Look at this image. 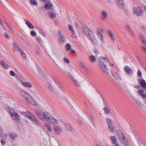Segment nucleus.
I'll use <instances>...</instances> for the list:
<instances>
[{
  "label": "nucleus",
  "mask_w": 146,
  "mask_h": 146,
  "mask_svg": "<svg viewBox=\"0 0 146 146\" xmlns=\"http://www.w3.org/2000/svg\"><path fill=\"white\" fill-rule=\"evenodd\" d=\"M108 58L105 57H101L98 60V64L101 69L106 73H108L109 69L107 68L106 63L109 61Z\"/></svg>",
  "instance_id": "1"
},
{
  "label": "nucleus",
  "mask_w": 146,
  "mask_h": 146,
  "mask_svg": "<svg viewBox=\"0 0 146 146\" xmlns=\"http://www.w3.org/2000/svg\"><path fill=\"white\" fill-rule=\"evenodd\" d=\"M82 30L89 37L94 43H97V39L94 35L93 32L91 30L86 27H84L82 28Z\"/></svg>",
  "instance_id": "2"
},
{
  "label": "nucleus",
  "mask_w": 146,
  "mask_h": 146,
  "mask_svg": "<svg viewBox=\"0 0 146 146\" xmlns=\"http://www.w3.org/2000/svg\"><path fill=\"white\" fill-rule=\"evenodd\" d=\"M23 115L27 117L33 121V123L36 125H39L40 124L37 119L33 115V114L29 111L24 112L22 113Z\"/></svg>",
  "instance_id": "3"
},
{
  "label": "nucleus",
  "mask_w": 146,
  "mask_h": 146,
  "mask_svg": "<svg viewBox=\"0 0 146 146\" xmlns=\"http://www.w3.org/2000/svg\"><path fill=\"white\" fill-rule=\"evenodd\" d=\"M37 116L40 119H43V118L46 120H49L52 116L48 113L46 112H43L40 111L36 113Z\"/></svg>",
  "instance_id": "4"
},
{
  "label": "nucleus",
  "mask_w": 146,
  "mask_h": 146,
  "mask_svg": "<svg viewBox=\"0 0 146 146\" xmlns=\"http://www.w3.org/2000/svg\"><path fill=\"white\" fill-rule=\"evenodd\" d=\"M8 111L13 119L18 120L20 119V118L19 115L15 112L11 108H9Z\"/></svg>",
  "instance_id": "5"
},
{
  "label": "nucleus",
  "mask_w": 146,
  "mask_h": 146,
  "mask_svg": "<svg viewBox=\"0 0 146 146\" xmlns=\"http://www.w3.org/2000/svg\"><path fill=\"white\" fill-rule=\"evenodd\" d=\"M57 34L59 37L58 41L60 43L62 44L65 42L66 38L60 30L58 31Z\"/></svg>",
  "instance_id": "6"
},
{
  "label": "nucleus",
  "mask_w": 146,
  "mask_h": 146,
  "mask_svg": "<svg viewBox=\"0 0 146 146\" xmlns=\"http://www.w3.org/2000/svg\"><path fill=\"white\" fill-rule=\"evenodd\" d=\"M22 94L23 97V99L25 102L33 104L31 102V99L29 98L30 97H31L30 95L29 94L27 93H25L24 94L22 93ZM31 99L32 98H31Z\"/></svg>",
  "instance_id": "7"
},
{
  "label": "nucleus",
  "mask_w": 146,
  "mask_h": 146,
  "mask_svg": "<svg viewBox=\"0 0 146 146\" xmlns=\"http://www.w3.org/2000/svg\"><path fill=\"white\" fill-rule=\"evenodd\" d=\"M134 12L137 15L141 16L143 14V12L141 9L140 7L133 8Z\"/></svg>",
  "instance_id": "8"
},
{
  "label": "nucleus",
  "mask_w": 146,
  "mask_h": 146,
  "mask_svg": "<svg viewBox=\"0 0 146 146\" xmlns=\"http://www.w3.org/2000/svg\"><path fill=\"white\" fill-rule=\"evenodd\" d=\"M107 123L108 124L110 131L111 132H113L114 131V129L112 125V123L111 121V120L109 118H107Z\"/></svg>",
  "instance_id": "9"
},
{
  "label": "nucleus",
  "mask_w": 146,
  "mask_h": 146,
  "mask_svg": "<svg viewBox=\"0 0 146 146\" xmlns=\"http://www.w3.org/2000/svg\"><path fill=\"white\" fill-rule=\"evenodd\" d=\"M13 51L14 52L19 51V52L21 50L19 46L15 42L13 43Z\"/></svg>",
  "instance_id": "10"
},
{
  "label": "nucleus",
  "mask_w": 146,
  "mask_h": 146,
  "mask_svg": "<svg viewBox=\"0 0 146 146\" xmlns=\"http://www.w3.org/2000/svg\"><path fill=\"white\" fill-rule=\"evenodd\" d=\"M111 73L112 76L115 79L119 78H120L118 72L116 71L112 70Z\"/></svg>",
  "instance_id": "11"
},
{
  "label": "nucleus",
  "mask_w": 146,
  "mask_h": 146,
  "mask_svg": "<svg viewBox=\"0 0 146 146\" xmlns=\"http://www.w3.org/2000/svg\"><path fill=\"white\" fill-rule=\"evenodd\" d=\"M63 125L64 126L66 129L68 131H72V127L67 122L64 123Z\"/></svg>",
  "instance_id": "12"
},
{
  "label": "nucleus",
  "mask_w": 146,
  "mask_h": 146,
  "mask_svg": "<svg viewBox=\"0 0 146 146\" xmlns=\"http://www.w3.org/2000/svg\"><path fill=\"white\" fill-rule=\"evenodd\" d=\"M0 64L5 69H7L9 68V65L7 64L4 60H1L0 62Z\"/></svg>",
  "instance_id": "13"
},
{
  "label": "nucleus",
  "mask_w": 146,
  "mask_h": 146,
  "mask_svg": "<svg viewBox=\"0 0 146 146\" xmlns=\"http://www.w3.org/2000/svg\"><path fill=\"white\" fill-rule=\"evenodd\" d=\"M21 84L23 86L25 87L31 88L32 87V84L28 82H22Z\"/></svg>",
  "instance_id": "14"
},
{
  "label": "nucleus",
  "mask_w": 146,
  "mask_h": 146,
  "mask_svg": "<svg viewBox=\"0 0 146 146\" xmlns=\"http://www.w3.org/2000/svg\"><path fill=\"white\" fill-rule=\"evenodd\" d=\"M25 23L27 26L30 29H32L34 28V27L32 24L29 21L27 20L26 19H25Z\"/></svg>",
  "instance_id": "15"
},
{
  "label": "nucleus",
  "mask_w": 146,
  "mask_h": 146,
  "mask_svg": "<svg viewBox=\"0 0 146 146\" xmlns=\"http://www.w3.org/2000/svg\"><path fill=\"white\" fill-rule=\"evenodd\" d=\"M54 130L56 133H59L62 131V129L60 127L57 126L54 127Z\"/></svg>",
  "instance_id": "16"
},
{
  "label": "nucleus",
  "mask_w": 146,
  "mask_h": 146,
  "mask_svg": "<svg viewBox=\"0 0 146 146\" xmlns=\"http://www.w3.org/2000/svg\"><path fill=\"white\" fill-rule=\"evenodd\" d=\"M138 92L141 95L143 98L146 99V93L145 94V92L143 89L139 90Z\"/></svg>",
  "instance_id": "17"
},
{
  "label": "nucleus",
  "mask_w": 146,
  "mask_h": 146,
  "mask_svg": "<svg viewBox=\"0 0 146 146\" xmlns=\"http://www.w3.org/2000/svg\"><path fill=\"white\" fill-rule=\"evenodd\" d=\"M116 2L119 7L122 8L124 6L123 0H116Z\"/></svg>",
  "instance_id": "18"
},
{
  "label": "nucleus",
  "mask_w": 146,
  "mask_h": 146,
  "mask_svg": "<svg viewBox=\"0 0 146 146\" xmlns=\"http://www.w3.org/2000/svg\"><path fill=\"white\" fill-rule=\"evenodd\" d=\"M68 27L70 31V33L73 35H75L76 34L75 31L73 29L72 26L69 25H68Z\"/></svg>",
  "instance_id": "19"
},
{
  "label": "nucleus",
  "mask_w": 146,
  "mask_h": 146,
  "mask_svg": "<svg viewBox=\"0 0 146 146\" xmlns=\"http://www.w3.org/2000/svg\"><path fill=\"white\" fill-rule=\"evenodd\" d=\"M124 69L128 74H130L131 73V70L128 66H125L124 67Z\"/></svg>",
  "instance_id": "20"
},
{
  "label": "nucleus",
  "mask_w": 146,
  "mask_h": 146,
  "mask_svg": "<svg viewBox=\"0 0 146 146\" xmlns=\"http://www.w3.org/2000/svg\"><path fill=\"white\" fill-rule=\"evenodd\" d=\"M9 136L11 139L13 140H14L17 137V135L14 133H10Z\"/></svg>",
  "instance_id": "21"
},
{
  "label": "nucleus",
  "mask_w": 146,
  "mask_h": 146,
  "mask_svg": "<svg viewBox=\"0 0 146 146\" xmlns=\"http://www.w3.org/2000/svg\"><path fill=\"white\" fill-rule=\"evenodd\" d=\"M101 13L103 19H105L107 18L108 16V13L105 11H102Z\"/></svg>",
  "instance_id": "22"
},
{
  "label": "nucleus",
  "mask_w": 146,
  "mask_h": 146,
  "mask_svg": "<svg viewBox=\"0 0 146 146\" xmlns=\"http://www.w3.org/2000/svg\"><path fill=\"white\" fill-rule=\"evenodd\" d=\"M49 121H50L52 124L54 125L58 123V120L52 116Z\"/></svg>",
  "instance_id": "23"
},
{
  "label": "nucleus",
  "mask_w": 146,
  "mask_h": 146,
  "mask_svg": "<svg viewBox=\"0 0 146 146\" xmlns=\"http://www.w3.org/2000/svg\"><path fill=\"white\" fill-rule=\"evenodd\" d=\"M97 36L102 35V33L104 32V30L101 28H98L97 29Z\"/></svg>",
  "instance_id": "24"
},
{
  "label": "nucleus",
  "mask_w": 146,
  "mask_h": 146,
  "mask_svg": "<svg viewBox=\"0 0 146 146\" xmlns=\"http://www.w3.org/2000/svg\"><path fill=\"white\" fill-rule=\"evenodd\" d=\"M108 32L109 36L112 38L113 40H115V39L113 33H112V31L111 30H109L108 31Z\"/></svg>",
  "instance_id": "25"
},
{
  "label": "nucleus",
  "mask_w": 146,
  "mask_h": 146,
  "mask_svg": "<svg viewBox=\"0 0 146 146\" xmlns=\"http://www.w3.org/2000/svg\"><path fill=\"white\" fill-rule=\"evenodd\" d=\"M140 84L146 90V83L144 80H143L141 81Z\"/></svg>",
  "instance_id": "26"
},
{
  "label": "nucleus",
  "mask_w": 146,
  "mask_h": 146,
  "mask_svg": "<svg viewBox=\"0 0 146 146\" xmlns=\"http://www.w3.org/2000/svg\"><path fill=\"white\" fill-rule=\"evenodd\" d=\"M45 127L47 128L48 130L50 132H51L52 131V129L50 125L48 123H45L44 125Z\"/></svg>",
  "instance_id": "27"
},
{
  "label": "nucleus",
  "mask_w": 146,
  "mask_h": 146,
  "mask_svg": "<svg viewBox=\"0 0 146 146\" xmlns=\"http://www.w3.org/2000/svg\"><path fill=\"white\" fill-rule=\"evenodd\" d=\"M104 111V113L106 114H109L110 113L111 111L110 109L107 107H105L103 108Z\"/></svg>",
  "instance_id": "28"
},
{
  "label": "nucleus",
  "mask_w": 146,
  "mask_h": 146,
  "mask_svg": "<svg viewBox=\"0 0 146 146\" xmlns=\"http://www.w3.org/2000/svg\"><path fill=\"white\" fill-rule=\"evenodd\" d=\"M52 6V4L50 3L45 4L44 7L46 9H49Z\"/></svg>",
  "instance_id": "29"
},
{
  "label": "nucleus",
  "mask_w": 146,
  "mask_h": 146,
  "mask_svg": "<svg viewBox=\"0 0 146 146\" xmlns=\"http://www.w3.org/2000/svg\"><path fill=\"white\" fill-rule=\"evenodd\" d=\"M110 139L111 140L112 143L114 144H117V142L116 138L115 136H113L110 137Z\"/></svg>",
  "instance_id": "30"
},
{
  "label": "nucleus",
  "mask_w": 146,
  "mask_h": 146,
  "mask_svg": "<svg viewBox=\"0 0 146 146\" xmlns=\"http://www.w3.org/2000/svg\"><path fill=\"white\" fill-rule=\"evenodd\" d=\"M98 38L101 41L102 43L104 42L105 41V38L102 34L101 35H98Z\"/></svg>",
  "instance_id": "31"
},
{
  "label": "nucleus",
  "mask_w": 146,
  "mask_h": 146,
  "mask_svg": "<svg viewBox=\"0 0 146 146\" xmlns=\"http://www.w3.org/2000/svg\"><path fill=\"white\" fill-rule=\"evenodd\" d=\"M126 30L130 33L131 35H132L133 33V31L132 29L130 28V27L128 25H126Z\"/></svg>",
  "instance_id": "32"
},
{
  "label": "nucleus",
  "mask_w": 146,
  "mask_h": 146,
  "mask_svg": "<svg viewBox=\"0 0 146 146\" xmlns=\"http://www.w3.org/2000/svg\"><path fill=\"white\" fill-rule=\"evenodd\" d=\"M89 58L92 62H94L96 60V58L95 56L93 55H91L89 56Z\"/></svg>",
  "instance_id": "33"
},
{
  "label": "nucleus",
  "mask_w": 146,
  "mask_h": 146,
  "mask_svg": "<svg viewBox=\"0 0 146 146\" xmlns=\"http://www.w3.org/2000/svg\"><path fill=\"white\" fill-rule=\"evenodd\" d=\"M21 56L23 59H25L26 58V54L24 52L21 50L20 52Z\"/></svg>",
  "instance_id": "34"
},
{
  "label": "nucleus",
  "mask_w": 146,
  "mask_h": 146,
  "mask_svg": "<svg viewBox=\"0 0 146 146\" xmlns=\"http://www.w3.org/2000/svg\"><path fill=\"white\" fill-rule=\"evenodd\" d=\"M66 49L68 50H70L71 49V46L69 43H67L65 47Z\"/></svg>",
  "instance_id": "35"
},
{
  "label": "nucleus",
  "mask_w": 146,
  "mask_h": 146,
  "mask_svg": "<svg viewBox=\"0 0 146 146\" xmlns=\"http://www.w3.org/2000/svg\"><path fill=\"white\" fill-rule=\"evenodd\" d=\"M140 38L142 41L145 44H146V40L143 36L142 35H140Z\"/></svg>",
  "instance_id": "36"
},
{
  "label": "nucleus",
  "mask_w": 146,
  "mask_h": 146,
  "mask_svg": "<svg viewBox=\"0 0 146 146\" xmlns=\"http://www.w3.org/2000/svg\"><path fill=\"white\" fill-rule=\"evenodd\" d=\"M30 3L33 5H37V2L35 0H30Z\"/></svg>",
  "instance_id": "37"
},
{
  "label": "nucleus",
  "mask_w": 146,
  "mask_h": 146,
  "mask_svg": "<svg viewBox=\"0 0 146 146\" xmlns=\"http://www.w3.org/2000/svg\"><path fill=\"white\" fill-rule=\"evenodd\" d=\"M50 17L51 18H55L56 16L55 14L52 12L50 13Z\"/></svg>",
  "instance_id": "38"
},
{
  "label": "nucleus",
  "mask_w": 146,
  "mask_h": 146,
  "mask_svg": "<svg viewBox=\"0 0 146 146\" xmlns=\"http://www.w3.org/2000/svg\"><path fill=\"white\" fill-rule=\"evenodd\" d=\"M64 62L67 64H68L70 62V60L69 59L66 58H64L63 59Z\"/></svg>",
  "instance_id": "39"
},
{
  "label": "nucleus",
  "mask_w": 146,
  "mask_h": 146,
  "mask_svg": "<svg viewBox=\"0 0 146 146\" xmlns=\"http://www.w3.org/2000/svg\"><path fill=\"white\" fill-rule=\"evenodd\" d=\"M10 74L13 76H15V74L13 71L11 70L10 72Z\"/></svg>",
  "instance_id": "40"
},
{
  "label": "nucleus",
  "mask_w": 146,
  "mask_h": 146,
  "mask_svg": "<svg viewBox=\"0 0 146 146\" xmlns=\"http://www.w3.org/2000/svg\"><path fill=\"white\" fill-rule=\"evenodd\" d=\"M31 34L33 36H35L36 35V33L35 32L33 31H31Z\"/></svg>",
  "instance_id": "41"
},
{
  "label": "nucleus",
  "mask_w": 146,
  "mask_h": 146,
  "mask_svg": "<svg viewBox=\"0 0 146 146\" xmlns=\"http://www.w3.org/2000/svg\"><path fill=\"white\" fill-rule=\"evenodd\" d=\"M21 38L22 40L24 41L25 42H28V40L26 38L23 37H21Z\"/></svg>",
  "instance_id": "42"
},
{
  "label": "nucleus",
  "mask_w": 146,
  "mask_h": 146,
  "mask_svg": "<svg viewBox=\"0 0 146 146\" xmlns=\"http://www.w3.org/2000/svg\"><path fill=\"white\" fill-rule=\"evenodd\" d=\"M73 81L77 86H80V84H79L77 81L75 80L74 79H73Z\"/></svg>",
  "instance_id": "43"
},
{
  "label": "nucleus",
  "mask_w": 146,
  "mask_h": 146,
  "mask_svg": "<svg viewBox=\"0 0 146 146\" xmlns=\"http://www.w3.org/2000/svg\"><path fill=\"white\" fill-rule=\"evenodd\" d=\"M137 74L138 76H141L142 74L140 70H138L137 73Z\"/></svg>",
  "instance_id": "44"
},
{
  "label": "nucleus",
  "mask_w": 146,
  "mask_h": 146,
  "mask_svg": "<svg viewBox=\"0 0 146 146\" xmlns=\"http://www.w3.org/2000/svg\"><path fill=\"white\" fill-rule=\"evenodd\" d=\"M3 136V131L2 129L0 127V137Z\"/></svg>",
  "instance_id": "45"
},
{
  "label": "nucleus",
  "mask_w": 146,
  "mask_h": 146,
  "mask_svg": "<svg viewBox=\"0 0 146 146\" xmlns=\"http://www.w3.org/2000/svg\"><path fill=\"white\" fill-rule=\"evenodd\" d=\"M137 104L138 106L139 107L141 108V107H142L141 105L140 102H137Z\"/></svg>",
  "instance_id": "46"
},
{
  "label": "nucleus",
  "mask_w": 146,
  "mask_h": 146,
  "mask_svg": "<svg viewBox=\"0 0 146 146\" xmlns=\"http://www.w3.org/2000/svg\"><path fill=\"white\" fill-rule=\"evenodd\" d=\"M90 120L92 122L94 120H93V119L92 118V115L90 116Z\"/></svg>",
  "instance_id": "47"
},
{
  "label": "nucleus",
  "mask_w": 146,
  "mask_h": 146,
  "mask_svg": "<svg viewBox=\"0 0 146 146\" xmlns=\"http://www.w3.org/2000/svg\"><path fill=\"white\" fill-rule=\"evenodd\" d=\"M4 35H5V37L7 38H8L9 37V35H8V34L6 33H5L4 34Z\"/></svg>",
  "instance_id": "48"
},
{
  "label": "nucleus",
  "mask_w": 146,
  "mask_h": 146,
  "mask_svg": "<svg viewBox=\"0 0 146 146\" xmlns=\"http://www.w3.org/2000/svg\"><path fill=\"white\" fill-rule=\"evenodd\" d=\"M1 143L3 145H4L5 144V141L2 139L1 140Z\"/></svg>",
  "instance_id": "49"
},
{
  "label": "nucleus",
  "mask_w": 146,
  "mask_h": 146,
  "mask_svg": "<svg viewBox=\"0 0 146 146\" xmlns=\"http://www.w3.org/2000/svg\"><path fill=\"white\" fill-rule=\"evenodd\" d=\"M122 140L124 141H125V140H126L125 137L123 135L122 136Z\"/></svg>",
  "instance_id": "50"
},
{
  "label": "nucleus",
  "mask_w": 146,
  "mask_h": 146,
  "mask_svg": "<svg viewBox=\"0 0 146 146\" xmlns=\"http://www.w3.org/2000/svg\"><path fill=\"white\" fill-rule=\"evenodd\" d=\"M142 49L144 52H146V48L145 47L143 46L142 48Z\"/></svg>",
  "instance_id": "51"
},
{
  "label": "nucleus",
  "mask_w": 146,
  "mask_h": 146,
  "mask_svg": "<svg viewBox=\"0 0 146 146\" xmlns=\"http://www.w3.org/2000/svg\"><path fill=\"white\" fill-rule=\"evenodd\" d=\"M0 24L2 25V26L3 27V28H4V27L3 25V23L2 21L0 19Z\"/></svg>",
  "instance_id": "52"
},
{
  "label": "nucleus",
  "mask_w": 146,
  "mask_h": 146,
  "mask_svg": "<svg viewBox=\"0 0 146 146\" xmlns=\"http://www.w3.org/2000/svg\"><path fill=\"white\" fill-rule=\"evenodd\" d=\"M48 87L49 88H50V89L51 90H52V88L50 84H48Z\"/></svg>",
  "instance_id": "53"
},
{
  "label": "nucleus",
  "mask_w": 146,
  "mask_h": 146,
  "mask_svg": "<svg viewBox=\"0 0 146 146\" xmlns=\"http://www.w3.org/2000/svg\"><path fill=\"white\" fill-rule=\"evenodd\" d=\"M69 76L70 78H71V79L73 81V79H74V78L73 76L72 75H69Z\"/></svg>",
  "instance_id": "54"
},
{
  "label": "nucleus",
  "mask_w": 146,
  "mask_h": 146,
  "mask_svg": "<svg viewBox=\"0 0 146 146\" xmlns=\"http://www.w3.org/2000/svg\"><path fill=\"white\" fill-rule=\"evenodd\" d=\"M6 24L7 25V26H8L9 27V28H10V25L9 24H8V23L7 22H6Z\"/></svg>",
  "instance_id": "55"
},
{
  "label": "nucleus",
  "mask_w": 146,
  "mask_h": 146,
  "mask_svg": "<svg viewBox=\"0 0 146 146\" xmlns=\"http://www.w3.org/2000/svg\"><path fill=\"white\" fill-rule=\"evenodd\" d=\"M94 51L96 53H98V51L96 49L94 50Z\"/></svg>",
  "instance_id": "56"
},
{
  "label": "nucleus",
  "mask_w": 146,
  "mask_h": 146,
  "mask_svg": "<svg viewBox=\"0 0 146 146\" xmlns=\"http://www.w3.org/2000/svg\"><path fill=\"white\" fill-rule=\"evenodd\" d=\"M4 137L6 138L7 137V135L6 134H4Z\"/></svg>",
  "instance_id": "57"
},
{
  "label": "nucleus",
  "mask_w": 146,
  "mask_h": 146,
  "mask_svg": "<svg viewBox=\"0 0 146 146\" xmlns=\"http://www.w3.org/2000/svg\"><path fill=\"white\" fill-rule=\"evenodd\" d=\"M111 65L112 66H116V64H111Z\"/></svg>",
  "instance_id": "58"
},
{
  "label": "nucleus",
  "mask_w": 146,
  "mask_h": 146,
  "mask_svg": "<svg viewBox=\"0 0 146 146\" xmlns=\"http://www.w3.org/2000/svg\"><path fill=\"white\" fill-rule=\"evenodd\" d=\"M71 52L72 53H74L75 52V50H71Z\"/></svg>",
  "instance_id": "59"
},
{
  "label": "nucleus",
  "mask_w": 146,
  "mask_h": 146,
  "mask_svg": "<svg viewBox=\"0 0 146 146\" xmlns=\"http://www.w3.org/2000/svg\"><path fill=\"white\" fill-rule=\"evenodd\" d=\"M81 66L82 67H84V64H81Z\"/></svg>",
  "instance_id": "60"
},
{
  "label": "nucleus",
  "mask_w": 146,
  "mask_h": 146,
  "mask_svg": "<svg viewBox=\"0 0 146 146\" xmlns=\"http://www.w3.org/2000/svg\"><path fill=\"white\" fill-rule=\"evenodd\" d=\"M114 146H121L117 144L116 145H115Z\"/></svg>",
  "instance_id": "61"
},
{
  "label": "nucleus",
  "mask_w": 146,
  "mask_h": 146,
  "mask_svg": "<svg viewBox=\"0 0 146 146\" xmlns=\"http://www.w3.org/2000/svg\"><path fill=\"white\" fill-rule=\"evenodd\" d=\"M135 88H139V86H136L135 87Z\"/></svg>",
  "instance_id": "62"
},
{
  "label": "nucleus",
  "mask_w": 146,
  "mask_h": 146,
  "mask_svg": "<svg viewBox=\"0 0 146 146\" xmlns=\"http://www.w3.org/2000/svg\"><path fill=\"white\" fill-rule=\"evenodd\" d=\"M95 146H100L96 144Z\"/></svg>",
  "instance_id": "63"
},
{
  "label": "nucleus",
  "mask_w": 146,
  "mask_h": 146,
  "mask_svg": "<svg viewBox=\"0 0 146 146\" xmlns=\"http://www.w3.org/2000/svg\"><path fill=\"white\" fill-rule=\"evenodd\" d=\"M144 68H145V70L146 71V67H145Z\"/></svg>",
  "instance_id": "64"
}]
</instances>
